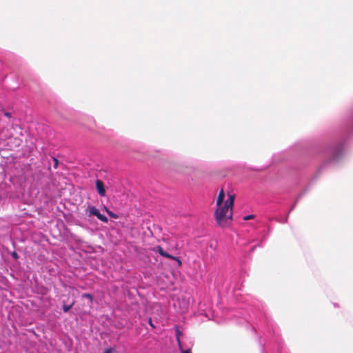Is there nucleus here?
<instances>
[{
  "mask_svg": "<svg viewBox=\"0 0 353 353\" xmlns=\"http://www.w3.org/2000/svg\"><path fill=\"white\" fill-rule=\"evenodd\" d=\"M228 199L224 202V205H216L217 208L214 212L216 224L225 228L230 225L232 220V209L235 195L228 193Z\"/></svg>",
  "mask_w": 353,
  "mask_h": 353,
  "instance_id": "f257e3e1",
  "label": "nucleus"
},
{
  "mask_svg": "<svg viewBox=\"0 0 353 353\" xmlns=\"http://www.w3.org/2000/svg\"><path fill=\"white\" fill-rule=\"evenodd\" d=\"M96 188L99 194L101 196H104L105 195V190L104 188V184L102 181L98 179L96 181Z\"/></svg>",
  "mask_w": 353,
  "mask_h": 353,
  "instance_id": "f03ea898",
  "label": "nucleus"
},
{
  "mask_svg": "<svg viewBox=\"0 0 353 353\" xmlns=\"http://www.w3.org/2000/svg\"><path fill=\"white\" fill-rule=\"evenodd\" d=\"M153 250L155 252H158L160 255H161L162 256H164L165 258H168V259L172 258V255H170L168 252H165L163 250V249L160 245H158L156 248H154L153 249Z\"/></svg>",
  "mask_w": 353,
  "mask_h": 353,
  "instance_id": "7ed1b4c3",
  "label": "nucleus"
},
{
  "mask_svg": "<svg viewBox=\"0 0 353 353\" xmlns=\"http://www.w3.org/2000/svg\"><path fill=\"white\" fill-rule=\"evenodd\" d=\"M225 198V192L223 189H221L216 199V205H224L223 201Z\"/></svg>",
  "mask_w": 353,
  "mask_h": 353,
  "instance_id": "20e7f679",
  "label": "nucleus"
},
{
  "mask_svg": "<svg viewBox=\"0 0 353 353\" xmlns=\"http://www.w3.org/2000/svg\"><path fill=\"white\" fill-rule=\"evenodd\" d=\"M88 210L90 213V216L94 215L97 216L99 213V210L94 206H89Z\"/></svg>",
  "mask_w": 353,
  "mask_h": 353,
  "instance_id": "39448f33",
  "label": "nucleus"
},
{
  "mask_svg": "<svg viewBox=\"0 0 353 353\" xmlns=\"http://www.w3.org/2000/svg\"><path fill=\"white\" fill-rule=\"evenodd\" d=\"M97 217L100 221H103V222H104V223H107V222L108 221V218H107L105 215H103V214H101L100 212L99 213V214H98V216H97Z\"/></svg>",
  "mask_w": 353,
  "mask_h": 353,
  "instance_id": "423d86ee",
  "label": "nucleus"
},
{
  "mask_svg": "<svg viewBox=\"0 0 353 353\" xmlns=\"http://www.w3.org/2000/svg\"><path fill=\"white\" fill-rule=\"evenodd\" d=\"M73 304H74V303H72V304H70L69 305H63V312H68L72 308V307L73 306Z\"/></svg>",
  "mask_w": 353,
  "mask_h": 353,
  "instance_id": "0eeeda50",
  "label": "nucleus"
},
{
  "mask_svg": "<svg viewBox=\"0 0 353 353\" xmlns=\"http://www.w3.org/2000/svg\"><path fill=\"white\" fill-rule=\"evenodd\" d=\"M82 296L89 299L90 302H92V301H93V297L90 294L85 293L82 295Z\"/></svg>",
  "mask_w": 353,
  "mask_h": 353,
  "instance_id": "6e6552de",
  "label": "nucleus"
},
{
  "mask_svg": "<svg viewBox=\"0 0 353 353\" xmlns=\"http://www.w3.org/2000/svg\"><path fill=\"white\" fill-rule=\"evenodd\" d=\"M170 259L176 261L177 262V264L179 266L181 265V264H182L181 261L178 257L172 256V258H170Z\"/></svg>",
  "mask_w": 353,
  "mask_h": 353,
  "instance_id": "1a4fd4ad",
  "label": "nucleus"
},
{
  "mask_svg": "<svg viewBox=\"0 0 353 353\" xmlns=\"http://www.w3.org/2000/svg\"><path fill=\"white\" fill-rule=\"evenodd\" d=\"M254 218V215L250 214V215H248V216H244L243 217V220L248 221V220L252 219Z\"/></svg>",
  "mask_w": 353,
  "mask_h": 353,
  "instance_id": "9d476101",
  "label": "nucleus"
},
{
  "mask_svg": "<svg viewBox=\"0 0 353 353\" xmlns=\"http://www.w3.org/2000/svg\"><path fill=\"white\" fill-rule=\"evenodd\" d=\"M106 212L108 213V214L109 216H110L111 217H113V218H117V216L114 214L112 213L111 211H110L109 210L106 209Z\"/></svg>",
  "mask_w": 353,
  "mask_h": 353,
  "instance_id": "9b49d317",
  "label": "nucleus"
},
{
  "mask_svg": "<svg viewBox=\"0 0 353 353\" xmlns=\"http://www.w3.org/2000/svg\"><path fill=\"white\" fill-rule=\"evenodd\" d=\"M176 341H177V343H178L179 349L181 350V351H182L183 350H182V345H181V343L180 339L179 338V336H177Z\"/></svg>",
  "mask_w": 353,
  "mask_h": 353,
  "instance_id": "f8f14e48",
  "label": "nucleus"
},
{
  "mask_svg": "<svg viewBox=\"0 0 353 353\" xmlns=\"http://www.w3.org/2000/svg\"><path fill=\"white\" fill-rule=\"evenodd\" d=\"M176 336H179V338L180 339V336L182 335V333L181 332V331L179 330V329H176Z\"/></svg>",
  "mask_w": 353,
  "mask_h": 353,
  "instance_id": "ddd939ff",
  "label": "nucleus"
},
{
  "mask_svg": "<svg viewBox=\"0 0 353 353\" xmlns=\"http://www.w3.org/2000/svg\"><path fill=\"white\" fill-rule=\"evenodd\" d=\"M4 115L8 118H10L11 117V113L10 112H4Z\"/></svg>",
  "mask_w": 353,
  "mask_h": 353,
  "instance_id": "4468645a",
  "label": "nucleus"
},
{
  "mask_svg": "<svg viewBox=\"0 0 353 353\" xmlns=\"http://www.w3.org/2000/svg\"><path fill=\"white\" fill-rule=\"evenodd\" d=\"M181 353H192V352H191V350L190 349H188V350H182Z\"/></svg>",
  "mask_w": 353,
  "mask_h": 353,
  "instance_id": "2eb2a0df",
  "label": "nucleus"
},
{
  "mask_svg": "<svg viewBox=\"0 0 353 353\" xmlns=\"http://www.w3.org/2000/svg\"><path fill=\"white\" fill-rule=\"evenodd\" d=\"M112 349L109 348V349L105 350V351L103 353H112Z\"/></svg>",
  "mask_w": 353,
  "mask_h": 353,
  "instance_id": "dca6fc26",
  "label": "nucleus"
},
{
  "mask_svg": "<svg viewBox=\"0 0 353 353\" xmlns=\"http://www.w3.org/2000/svg\"><path fill=\"white\" fill-rule=\"evenodd\" d=\"M54 168H57L58 165V160L54 158Z\"/></svg>",
  "mask_w": 353,
  "mask_h": 353,
  "instance_id": "f3484780",
  "label": "nucleus"
},
{
  "mask_svg": "<svg viewBox=\"0 0 353 353\" xmlns=\"http://www.w3.org/2000/svg\"><path fill=\"white\" fill-rule=\"evenodd\" d=\"M148 323H149V324H150L152 327H154V325L152 324V319H149V320H148Z\"/></svg>",
  "mask_w": 353,
  "mask_h": 353,
  "instance_id": "a211bd4d",
  "label": "nucleus"
},
{
  "mask_svg": "<svg viewBox=\"0 0 353 353\" xmlns=\"http://www.w3.org/2000/svg\"><path fill=\"white\" fill-rule=\"evenodd\" d=\"M12 256L14 257L15 259H17L18 257L17 254L15 252L12 253Z\"/></svg>",
  "mask_w": 353,
  "mask_h": 353,
  "instance_id": "6ab92c4d",
  "label": "nucleus"
}]
</instances>
